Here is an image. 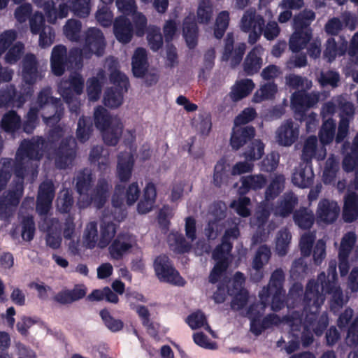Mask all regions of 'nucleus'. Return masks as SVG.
<instances>
[{
	"instance_id": "f257e3e1",
	"label": "nucleus",
	"mask_w": 358,
	"mask_h": 358,
	"mask_svg": "<svg viewBox=\"0 0 358 358\" xmlns=\"http://www.w3.org/2000/svg\"><path fill=\"white\" fill-rule=\"evenodd\" d=\"M330 295L331 308L338 310L348 301L344 297L342 290L337 282L336 262L331 260L329 263L328 275L322 272L317 276V281L310 280L306 285L303 297L305 317L294 318L288 320L292 334L294 339L290 341L285 347V350L290 354L299 348V331L303 329L301 338L304 346H308L313 342V333L320 336L328 325V317L322 314L319 317L317 313L324 303L325 295Z\"/></svg>"
},
{
	"instance_id": "f03ea898",
	"label": "nucleus",
	"mask_w": 358,
	"mask_h": 358,
	"mask_svg": "<svg viewBox=\"0 0 358 358\" xmlns=\"http://www.w3.org/2000/svg\"><path fill=\"white\" fill-rule=\"evenodd\" d=\"M48 144L39 137L23 141L17 151L15 162V176L17 180L15 190L0 198V217H6L17 206L23 193V180L31 173L32 182L37 176L36 164L43 155Z\"/></svg>"
},
{
	"instance_id": "7ed1b4c3",
	"label": "nucleus",
	"mask_w": 358,
	"mask_h": 358,
	"mask_svg": "<svg viewBox=\"0 0 358 358\" xmlns=\"http://www.w3.org/2000/svg\"><path fill=\"white\" fill-rule=\"evenodd\" d=\"M284 273L281 269H277L271 275L269 284L264 287L259 292L261 303L257 306L259 308L258 313L255 312L254 307L249 310V317L251 320L250 330L255 335L260 334L263 330L269 328L270 324L267 320L261 321L259 318L260 311H264L271 297V308L273 310H279L284 307L285 291L282 289Z\"/></svg>"
},
{
	"instance_id": "20e7f679",
	"label": "nucleus",
	"mask_w": 358,
	"mask_h": 358,
	"mask_svg": "<svg viewBox=\"0 0 358 358\" xmlns=\"http://www.w3.org/2000/svg\"><path fill=\"white\" fill-rule=\"evenodd\" d=\"M92 180L91 172L88 170H85L77 176L76 188L80 194L78 206L80 208L87 207L92 202L94 203L96 207L101 208L108 197L110 186L104 179L98 182L96 188L93 190L91 196H89L88 192L91 187Z\"/></svg>"
},
{
	"instance_id": "39448f33",
	"label": "nucleus",
	"mask_w": 358,
	"mask_h": 358,
	"mask_svg": "<svg viewBox=\"0 0 358 358\" xmlns=\"http://www.w3.org/2000/svg\"><path fill=\"white\" fill-rule=\"evenodd\" d=\"M238 236L239 230L237 227L225 231L222 245L217 247L213 253V257L216 261V264L209 276L210 282L215 283L224 276L228 266L229 252L231 250V244L229 241L236 239Z\"/></svg>"
},
{
	"instance_id": "423d86ee",
	"label": "nucleus",
	"mask_w": 358,
	"mask_h": 358,
	"mask_svg": "<svg viewBox=\"0 0 358 358\" xmlns=\"http://www.w3.org/2000/svg\"><path fill=\"white\" fill-rule=\"evenodd\" d=\"M116 233L115 225L103 220L100 227V235L98 234L97 223L91 221L87 224L84 234L83 242L89 248H94L96 246L104 248L108 245Z\"/></svg>"
},
{
	"instance_id": "0eeeda50",
	"label": "nucleus",
	"mask_w": 358,
	"mask_h": 358,
	"mask_svg": "<svg viewBox=\"0 0 358 358\" xmlns=\"http://www.w3.org/2000/svg\"><path fill=\"white\" fill-rule=\"evenodd\" d=\"M94 123L101 132L103 139L108 145H115L122 135V124L110 113H94Z\"/></svg>"
},
{
	"instance_id": "6e6552de",
	"label": "nucleus",
	"mask_w": 358,
	"mask_h": 358,
	"mask_svg": "<svg viewBox=\"0 0 358 358\" xmlns=\"http://www.w3.org/2000/svg\"><path fill=\"white\" fill-rule=\"evenodd\" d=\"M109 78L113 86L105 92L103 103L108 108H115L122 104L124 93L129 87V81L128 77L119 71H113Z\"/></svg>"
},
{
	"instance_id": "1a4fd4ad",
	"label": "nucleus",
	"mask_w": 358,
	"mask_h": 358,
	"mask_svg": "<svg viewBox=\"0 0 358 358\" xmlns=\"http://www.w3.org/2000/svg\"><path fill=\"white\" fill-rule=\"evenodd\" d=\"M255 113H241L236 117L230 138V144L233 149L238 150L254 137V128L243 125L252 121L255 117Z\"/></svg>"
},
{
	"instance_id": "9d476101",
	"label": "nucleus",
	"mask_w": 358,
	"mask_h": 358,
	"mask_svg": "<svg viewBox=\"0 0 358 358\" xmlns=\"http://www.w3.org/2000/svg\"><path fill=\"white\" fill-rule=\"evenodd\" d=\"M84 79L80 73H73L68 80L61 83L59 90L64 101L70 108V112H78V106L74 104V94L80 95L83 92Z\"/></svg>"
},
{
	"instance_id": "9b49d317",
	"label": "nucleus",
	"mask_w": 358,
	"mask_h": 358,
	"mask_svg": "<svg viewBox=\"0 0 358 358\" xmlns=\"http://www.w3.org/2000/svg\"><path fill=\"white\" fill-rule=\"evenodd\" d=\"M155 273L162 282H169L178 286H183L185 280L173 267L168 257L163 255L156 258L154 263Z\"/></svg>"
},
{
	"instance_id": "f8f14e48",
	"label": "nucleus",
	"mask_w": 358,
	"mask_h": 358,
	"mask_svg": "<svg viewBox=\"0 0 358 358\" xmlns=\"http://www.w3.org/2000/svg\"><path fill=\"white\" fill-rule=\"evenodd\" d=\"M265 26L264 17L257 14L255 9L247 10L241 20V28L244 32H250L249 40L256 42L262 35Z\"/></svg>"
},
{
	"instance_id": "ddd939ff",
	"label": "nucleus",
	"mask_w": 358,
	"mask_h": 358,
	"mask_svg": "<svg viewBox=\"0 0 358 358\" xmlns=\"http://www.w3.org/2000/svg\"><path fill=\"white\" fill-rule=\"evenodd\" d=\"M30 88L23 92H17L13 85H6L0 90V108H21L27 99L31 96Z\"/></svg>"
},
{
	"instance_id": "4468645a",
	"label": "nucleus",
	"mask_w": 358,
	"mask_h": 358,
	"mask_svg": "<svg viewBox=\"0 0 358 358\" xmlns=\"http://www.w3.org/2000/svg\"><path fill=\"white\" fill-rule=\"evenodd\" d=\"M106 47V40L103 32L98 28H89L85 33L83 48L87 51V58L90 59L93 54L101 56Z\"/></svg>"
},
{
	"instance_id": "2eb2a0df",
	"label": "nucleus",
	"mask_w": 358,
	"mask_h": 358,
	"mask_svg": "<svg viewBox=\"0 0 358 358\" xmlns=\"http://www.w3.org/2000/svg\"><path fill=\"white\" fill-rule=\"evenodd\" d=\"M320 97L319 92H308L303 89L298 90L291 96V107L294 112H307L317 105Z\"/></svg>"
},
{
	"instance_id": "dca6fc26",
	"label": "nucleus",
	"mask_w": 358,
	"mask_h": 358,
	"mask_svg": "<svg viewBox=\"0 0 358 358\" xmlns=\"http://www.w3.org/2000/svg\"><path fill=\"white\" fill-rule=\"evenodd\" d=\"M234 43L233 33H228L225 38L222 59L226 62L230 60V65L232 68H235L241 64L246 50L245 43H240L235 48H234Z\"/></svg>"
},
{
	"instance_id": "f3484780",
	"label": "nucleus",
	"mask_w": 358,
	"mask_h": 358,
	"mask_svg": "<svg viewBox=\"0 0 358 358\" xmlns=\"http://www.w3.org/2000/svg\"><path fill=\"white\" fill-rule=\"evenodd\" d=\"M299 134V125L292 120H287L277 129L275 140L280 145L289 147L298 140Z\"/></svg>"
},
{
	"instance_id": "a211bd4d",
	"label": "nucleus",
	"mask_w": 358,
	"mask_h": 358,
	"mask_svg": "<svg viewBox=\"0 0 358 358\" xmlns=\"http://www.w3.org/2000/svg\"><path fill=\"white\" fill-rule=\"evenodd\" d=\"M245 278L243 273L237 272L230 284L233 287H228L227 292L230 295H234L231 302V308L234 310H240L245 306L248 299V292L243 289V285Z\"/></svg>"
},
{
	"instance_id": "6ab92c4d",
	"label": "nucleus",
	"mask_w": 358,
	"mask_h": 358,
	"mask_svg": "<svg viewBox=\"0 0 358 358\" xmlns=\"http://www.w3.org/2000/svg\"><path fill=\"white\" fill-rule=\"evenodd\" d=\"M340 213V207L337 202L327 199H321L316 209L317 222L331 224L336 220Z\"/></svg>"
},
{
	"instance_id": "aec40b11",
	"label": "nucleus",
	"mask_w": 358,
	"mask_h": 358,
	"mask_svg": "<svg viewBox=\"0 0 358 358\" xmlns=\"http://www.w3.org/2000/svg\"><path fill=\"white\" fill-rule=\"evenodd\" d=\"M136 245L135 237L129 234H119L108 250L112 259H120Z\"/></svg>"
},
{
	"instance_id": "412c9836",
	"label": "nucleus",
	"mask_w": 358,
	"mask_h": 358,
	"mask_svg": "<svg viewBox=\"0 0 358 358\" xmlns=\"http://www.w3.org/2000/svg\"><path fill=\"white\" fill-rule=\"evenodd\" d=\"M22 76L23 81L30 85H33L38 80L41 79L38 62L36 57L32 53L26 54L22 59Z\"/></svg>"
},
{
	"instance_id": "4be33fe9",
	"label": "nucleus",
	"mask_w": 358,
	"mask_h": 358,
	"mask_svg": "<svg viewBox=\"0 0 358 358\" xmlns=\"http://www.w3.org/2000/svg\"><path fill=\"white\" fill-rule=\"evenodd\" d=\"M55 196V188L51 181H45L39 187L36 210L41 215H46L51 208Z\"/></svg>"
},
{
	"instance_id": "5701e85b",
	"label": "nucleus",
	"mask_w": 358,
	"mask_h": 358,
	"mask_svg": "<svg viewBox=\"0 0 358 358\" xmlns=\"http://www.w3.org/2000/svg\"><path fill=\"white\" fill-rule=\"evenodd\" d=\"M140 194V188L137 182L131 183L123 194L122 189L120 185L116 186L115 192L112 197L113 206L115 208L121 207L125 199L128 206H131L138 200Z\"/></svg>"
},
{
	"instance_id": "b1692460",
	"label": "nucleus",
	"mask_w": 358,
	"mask_h": 358,
	"mask_svg": "<svg viewBox=\"0 0 358 358\" xmlns=\"http://www.w3.org/2000/svg\"><path fill=\"white\" fill-rule=\"evenodd\" d=\"M46 106H51L54 112H64L63 102L60 98L52 96L50 87L43 88L38 93L36 101V106L31 107L28 112H39L40 109Z\"/></svg>"
},
{
	"instance_id": "393cba45",
	"label": "nucleus",
	"mask_w": 358,
	"mask_h": 358,
	"mask_svg": "<svg viewBox=\"0 0 358 358\" xmlns=\"http://www.w3.org/2000/svg\"><path fill=\"white\" fill-rule=\"evenodd\" d=\"M67 49L64 45H55L51 52L50 67L52 73L56 76H62L69 68Z\"/></svg>"
},
{
	"instance_id": "a878e982",
	"label": "nucleus",
	"mask_w": 358,
	"mask_h": 358,
	"mask_svg": "<svg viewBox=\"0 0 358 358\" xmlns=\"http://www.w3.org/2000/svg\"><path fill=\"white\" fill-rule=\"evenodd\" d=\"M327 151L323 145H319L316 136H309L304 142L301 159L306 163L310 162L313 159L322 160L325 158Z\"/></svg>"
},
{
	"instance_id": "bb28decb",
	"label": "nucleus",
	"mask_w": 358,
	"mask_h": 358,
	"mask_svg": "<svg viewBox=\"0 0 358 358\" xmlns=\"http://www.w3.org/2000/svg\"><path fill=\"white\" fill-rule=\"evenodd\" d=\"M76 143L72 137L66 138L59 148L55 163L58 168L64 169L71 164L75 157Z\"/></svg>"
},
{
	"instance_id": "cd10ccee",
	"label": "nucleus",
	"mask_w": 358,
	"mask_h": 358,
	"mask_svg": "<svg viewBox=\"0 0 358 358\" xmlns=\"http://www.w3.org/2000/svg\"><path fill=\"white\" fill-rule=\"evenodd\" d=\"M113 33L122 43H128L133 37L134 29L130 20L124 15L116 17L113 22Z\"/></svg>"
},
{
	"instance_id": "c85d7f7f",
	"label": "nucleus",
	"mask_w": 358,
	"mask_h": 358,
	"mask_svg": "<svg viewBox=\"0 0 358 358\" xmlns=\"http://www.w3.org/2000/svg\"><path fill=\"white\" fill-rule=\"evenodd\" d=\"M271 257V250L266 245L260 246L256 252L252 260V267L255 273H252V278L255 281L261 280L264 274L263 267L268 264Z\"/></svg>"
},
{
	"instance_id": "c756f323",
	"label": "nucleus",
	"mask_w": 358,
	"mask_h": 358,
	"mask_svg": "<svg viewBox=\"0 0 358 358\" xmlns=\"http://www.w3.org/2000/svg\"><path fill=\"white\" fill-rule=\"evenodd\" d=\"M41 227L48 232L46 237L47 245L52 249L59 248L61 245L62 238L59 234L58 221L45 217L43 223L41 224Z\"/></svg>"
},
{
	"instance_id": "7c9ffc66",
	"label": "nucleus",
	"mask_w": 358,
	"mask_h": 358,
	"mask_svg": "<svg viewBox=\"0 0 358 358\" xmlns=\"http://www.w3.org/2000/svg\"><path fill=\"white\" fill-rule=\"evenodd\" d=\"M313 178L314 173L311 166L308 163H302L295 169L292 181L294 185L306 188L313 183Z\"/></svg>"
},
{
	"instance_id": "2f4dec72",
	"label": "nucleus",
	"mask_w": 358,
	"mask_h": 358,
	"mask_svg": "<svg viewBox=\"0 0 358 358\" xmlns=\"http://www.w3.org/2000/svg\"><path fill=\"white\" fill-rule=\"evenodd\" d=\"M134 164V159L130 152L122 153L118 157L117 173L121 181L125 182L130 179Z\"/></svg>"
},
{
	"instance_id": "473e14b6",
	"label": "nucleus",
	"mask_w": 358,
	"mask_h": 358,
	"mask_svg": "<svg viewBox=\"0 0 358 358\" xmlns=\"http://www.w3.org/2000/svg\"><path fill=\"white\" fill-rule=\"evenodd\" d=\"M132 72L135 77L143 78L148 70L147 52L143 48H138L132 57Z\"/></svg>"
},
{
	"instance_id": "72a5a7b5",
	"label": "nucleus",
	"mask_w": 358,
	"mask_h": 358,
	"mask_svg": "<svg viewBox=\"0 0 358 358\" xmlns=\"http://www.w3.org/2000/svg\"><path fill=\"white\" fill-rule=\"evenodd\" d=\"M315 19V13L312 10L304 9L293 18V27L295 31L313 34L310 24Z\"/></svg>"
},
{
	"instance_id": "f704fd0d",
	"label": "nucleus",
	"mask_w": 358,
	"mask_h": 358,
	"mask_svg": "<svg viewBox=\"0 0 358 358\" xmlns=\"http://www.w3.org/2000/svg\"><path fill=\"white\" fill-rule=\"evenodd\" d=\"M355 112L354 104L346 100L342 96L333 97L330 101L326 102L320 112Z\"/></svg>"
},
{
	"instance_id": "c9c22d12",
	"label": "nucleus",
	"mask_w": 358,
	"mask_h": 358,
	"mask_svg": "<svg viewBox=\"0 0 358 358\" xmlns=\"http://www.w3.org/2000/svg\"><path fill=\"white\" fill-rule=\"evenodd\" d=\"M343 218L346 222H352L358 218V195L355 193L345 196Z\"/></svg>"
},
{
	"instance_id": "e433bc0d",
	"label": "nucleus",
	"mask_w": 358,
	"mask_h": 358,
	"mask_svg": "<svg viewBox=\"0 0 358 358\" xmlns=\"http://www.w3.org/2000/svg\"><path fill=\"white\" fill-rule=\"evenodd\" d=\"M255 86V83L252 79L245 78L237 80L231 87V99L236 101L243 99L252 92Z\"/></svg>"
},
{
	"instance_id": "4c0bfd02",
	"label": "nucleus",
	"mask_w": 358,
	"mask_h": 358,
	"mask_svg": "<svg viewBox=\"0 0 358 358\" xmlns=\"http://www.w3.org/2000/svg\"><path fill=\"white\" fill-rule=\"evenodd\" d=\"M278 92V85L273 81H268L260 85L253 94L252 101L254 103H261L264 101L272 100L275 98Z\"/></svg>"
},
{
	"instance_id": "58836bf2",
	"label": "nucleus",
	"mask_w": 358,
	"mask_h": 358,
	"mask_svg": "<svg viewBox=\"0 0 358 358\" xmlns=\"http://www.w3.org/2000/svg\"><path fill=\"white\" fill-rule=\"evenodd\" d=\"M183 36L187 46L194 48L197 45L198 26L194 20L187 17L184 19L182 27Z\"/></svg>"
},
{
	"instance_id": "ea45409f",
	"label": "nucleus",
	"mask_w": 358,
	"mask_h": 358,
	"mask_svg": "<svg viewBox=\"0 0 358 358\" xmlns=\"http://www.w3.org/2000/svg\"><path fill=\"white\" fill-rule=\"evenodd\" d=\"M224 217V212L220 207L216 213H209L208 215V224L205 229V234L209 239H215L222 229V225L220 223Z\"/></svg>"
},
{
	"instance_id": "a19ab883",
	"label": "nucleus",
	"mask_w": 358,
	"mask_h": 358,
	"mask_svg": "<svg viewBox=\"0 0 358 358\" xmlns=\"http://www.w3.org/2000/svg\"><path fill=\"white\" fill-rule=\"evenodd\" d=\"M241 186L238 192L241 194H245L250 189H258L262 188L266 184V178L262 174L252 175L243 177L241 179Z\"/></svg>"
},
{
	"instance_id": "79ce46f5",
	"label": "nucleus",
	"mask_w": 358,
	"mask_h": 358,
	"mask_svg": "<svg viewBox=\"0 0 358 358\" xmlns=\"http://www.w3.org/2000/svg\"><path fill=\"white\" fill-rule=\"evenodd\" d=\"M262 66V59L258 56L255 49L248 52L243 64L246 76H253L259 72Z\"/></svg>"
},
{
	"instance_id": "37998d69",
	"label": "nucleus",
	"mask_w": 358,
	"mask_h": 358,
	"mask_svg": "<svg viewBox=\"0 0 358 358\" xmlns=\"http://www.w3.org/2000/svg\"><path fill=\"white\" fill-rule=\"evenodd\" d=\"M312 38V33L295 31L289 41V49L293 52H299L305 48Z\"/></svg>"
},
{
	"instance_id": "c03bdc74",
	"label": "nucleus",
	"mask_w": 358,
	"mask_h": 358,
	"mask_svg": "<svg viewBox=\"0 0 358 358\" xmlns=\"http://www.w3.org/2000/svg\"><path fill=\"white\" fill-rule=\"evenodd\" d=\"M295 224L301 229L310 228L315 222V216L313 211L306 208H301L295 211L293 215Z\"/></svg>"
},
{
	"instance_id": "a18cd8bd",
	"label": "nucleus",
	"mask_w": 358,
	"mask_h": 358,
	"mask_svg": "<svg viewBox=\"0 0 358 358\" xmlns=\"http://www.w3.org/2000/svg\"><path fill=\"white\" fill-rule=\"evenodd\" d=\"M186 322L192 329H196L203 327L213 337H216L215 332L208 325L206 316L201 311H196L190 314L186 318Z\"/></svg>"
},
{
	"instance_id": "49530a36",
	"label": "nucleus",
	"mask_w": 358,
	"mask_h": 358,
	"mask_svg": "<svg viewBox=\"0 0 358 358\" xmlns=\"http://www.w3.org/2000/svg\"><path fill=\"white\" fill-rule=\"evenodd\" d=\"M71 11L74 15L85 18L91 10V0H68Z\"/></svg>"
},
{
	"instance_id": "de8ad7c7",
	"label": "nucleus",
	"mask_w": 358,
	"mask_h": 358,
	"mask_svg": "<svg viewBox=\"0 0 358 358\" xmlns=\"http://www.w3.org/2000/svg\"><path fill=\"white\" fill-rule=\"evenodd\" d=\"M297 203V199L293 194H286L279 206L274 210V214L280 217H286L291 213Z\"/></svg>"
},
{
	"instance_id": "09e8293b",
	"label": "nucleus",
	"mask_w": 358,
	"mask_h": 358,
	"mask_svg": "<svg viewBox=\"0 0 358 358\" xmlns=\"http://www.w3.org/2000/svg\"><path fill=\"white\" fill-rule=\"evenodd\" d=\"M336 131V122L332 119L327 120L322 124L319 133V137L321 143L324 147L325 145L332 142Z\"/></svg>"
},
{
	"instance_id": "8fccbe9b",
	"label": "nucleus",
	"mask_w": 358,
	"mask_h": 358,
	"mask_svg": "<svg viewBox=\"0 0 358 358\" xmlns=\"http://www.w3.org/2000/svg\"><path fill=\"white\" fill-rule=\"evenodd\" d=\"M92 132V122L90 117L83 115L78 120L76 131L77 138L82 143L87 141Z\"/></svg>"
},
{
	"instance_id": "3c124183",
	"label": "nucleus",
	"mask_w": 358,
	"mask_h": 358,
	"mask_svg": "<svg viewBox=\"0 0 358 358\" xmlns=\"http://www.w3.org/2000/svg\"><path fill=\"white\" fill-rule=\"evenodd\" d=\"M291 239V234L285 229L278 233L275 242V250L278 255L284 256L287 254Z\"/></svg>"
},
{
	"instance_id": "603ef678",
	"label": "nucleus",
	"mask_w": 358,
	"mask_h": 358,
	"mask_svg": "<svg viewBox=\"0 0 358 358\" xmlns=\"http://www.w3.org/2000/svg\"><path fill=\"white\" fill-rule=\"evenodd\" d=\"M229 13L224 10L220 12L215 20L214 28V36L217 39H221L224 35L229 23Z\"/></svg>"
},
{
	"instance_id": "864d4df0",
	"label": "nucleus",
	"mask_w": 358,
	"mask_h": 358,
	"mask_svg": "<svg viewBox=\"0 0 358 358\" xmlns=\"http://www.w3.org/2000/svg\"><path fill=\"white\" fill-rule=\"evenodd\" d=\"M168 243L173 250L179 252H187L191 248V245L177 231L171 232L169 235Z\"/></svg>"
},
{
	"instance_id": "5fc2aeb1",
	"label": "nucleus",
	"mask_w": 358,
	"mask_h": 358,
	"mask_svg": "<svg viewBox=\"0 0 358 358\" xmlns=\"http://www.w3.org/2000/svg\"><path fill=\"white\" fill-rule=\"evenodd\" d=\"M338 171V161L334 157H330L326 162L323 172V180L326 184L332 183Z\"/></svg>"
},
{
	"instance_id": "6e6d98bb",
	"label": "nucleus",
	"mask_w": 358,
	"mask_h": 358,
	"mask_svg": "<svg viewBox=\"0 0 358 358\" xmlns=\"http://www.w3.org/2000/svg\"><path fill=\"white\" fill-rule=\"evenodd\" d=\"M264 149V144L260 141L255 140L243 153V156L246 160L252 162V161L259 159L262 157Z\"/></svg>"
},
{
	"instance_id": "4d7b16f0",
	"label": "nucleus",
	"mask_w": 358,
	"mask_h": 358,
	"mask_svg": "<svg viewBox=\"0 0 358 358\" xmlns=\"http://www.w3.org/2000/svg\"><path fill=\"white\" fill-rule=\"evenodd\" d=\"M20 125V118L17 113H6L1 120V127L8 133H14Z\"/></svg>"
},
{
	"instance_id": "13d9d810",
	"label": "nucleus",
	"mask_w": 358,
	"mask_h": 358,
	"mask_svg": "<svg viewBox=\"0 0 358 358\" xmlns=\"http://www.w3.org/2000/svg\"><path fill=\"white\" fill-rule=\"evenodd\" d=\"M213 6L210 0H201L197 9V18L199 23L206 24L212 17Z\"/></svg>"
},
{
	"instance_id": "bf43d9fd",
	"label": "nucleus",
	"mask_w": 358,
	"mask_h": 358,
	"mask_svg": "<svg viewBox=\"0 0 358 358\" xmlns=\"http://www.w3.org/2000/svg\"><path fill=\"white\" fill-rule=\"evenodd\" d=\"M102 83L96 78L92 77L87 81V93L90 101H97L101 96Z\"/></svg>"
},
{
	"instance_id": "052dcab7",
	"label": "nucleus",
	"mask_w": 358,
	"mask_h": 358,
	"mask_svg": "<svg viewBox=\"0 0 358 358\" xmlns=\"http://www.w3.org/2000/svg\"><path fill=\"white\" fill-rule=\"evenodd\" d=\"M356 234L354 232H348L341 240L338 255L340 257H348L350 252L352 249L356 242Z\"/></svg>"
},
{
	"instance_id": "680f3d73",
	"label": "nucleus",
	"mask_w": 358,
	"mask_h": 358,
	"mask_svg": "<svg viewBox=\"0 0 358 358\" xmlns=\"http://www.w3.org/2000/svg\"><path fill=\"white\" fill-rule=\"evenodd\" d=\"M82 24L79 20H69L64 26V33L68 38L78 41L80 38Z\"/></svg>"
},
{
	"instance_id": "e2e57ef3",
	"label": "nucleus",
	"mask_w": 358,
	"mask_h": 358,
	"mask_svg": "<svg viewBox=\"0 0 358 358\" xmlns=\"http://www.w3.org/2000/svg\"><path fill=\"white\" fill-rule=\"evenodd\" d=\"M73 205V199L67 189L62 190L57 199V208L61 213H67Z\"/></svg>"
},
{
	"instance_id": "0e129e2a",
	"label": "nucleus",
	"mask_w": 358,
	"mask_h": 358,
	"mask_svg": "<svg viewBox=\"0 0 358 358\" xmlns=\"http://www.w3.org/2000/svg\"><path fill=\"white\" fill-rule=\"evenodd\" d=\"M250 199L248 197H240L231 202L230 206L241 217H247L250 215Z\"/></svg>"
},
{
	"instance_id": "69168bd1",
	"label": "nucleus",
	"mask_w": 358,
	"mask_h": 358,
	"mask_svg": "<svg viewBox=\"0 0 358 358\" xmlns=\"http://www.w3.org/2000/svg\"><path fill=\"white\" fill-rule=\"evenodd\" d=\"M315 237L316 236L314 231L306 232L301 236L299 246L303 256L309 257L310 255L313 243Z\"/></svg>"
},
{
	"instance_id": "338daca9",
	"label": "nucleus",
	"mask_w": 358,
	"mask_h": 358,
	"mask_svg": "<svg viewBox=\"0 0 358 358\" xmlns=\"http://www.w3.org/2000/svg\"><path fill=\"white\" fill-rule=\"evenodd\" d=\"M95 17L98 23L103 27H109L113 24V13L106 6L99 8Z\"/></svg>"
},
{
	"instance_id": "774afa93",
	"label": "nucleus",
	"mask_w": 358,
	"mask_h": 358,
	"mask_svg": "<svg viewBox=\"0 0 358 358\" xmlns=\"http://www.w3.org/2000/svg\"><path fill=\"white\" fill-rule=\"evenodd\" d=\"M215 51L213 48L208 50L204 54L203 66L200 69L199 78L206 79V73H209L215 64Z\"/></svg>"
}]
</instances>
